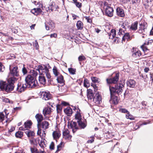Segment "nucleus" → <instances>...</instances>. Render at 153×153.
Listing matches in <instances>:
<instances>
[{
    "mask_svg": "<svg viewBox=\"0 0 153 153\" xmlns=\"http://www.w3.org/2000/svg\"><path fill=\"white\" fill-rule=\"evenodd\" d=\"M140 24V25L138 32L144 35V36H142L143 37H145L146 36L145 34L146 33V30L147 27V24L145 22H142Z\"/></svg>",
    "mask_w": 153,
    "mask_h": 153,
    "instance_id": "20e7f679",
    "label": "nucleus"
},
{
    "mask_svg": "<svg viewBox=\"0 0 153 153\" xmlns=\"http://www.w3.org/2000/svg\"><path fill=\"white\" fill-rule=\"evenodd\" d=\"M120 111L122 113H127L128 111L125 108H121L120 109Z\"/></svg>",
    "mask_w": 153,
    "mask_h": 153,
    "instance_id": "052dcab7",
    "label": "nucleus"
},
{
    "mask_svg": "<svg viewBox=\"0 0 153 153\" xmlns=\"http://www.w3.org/2000/svg\"><path fill=\"white\" fill-rule=\"evenodd\" d=\"M10 73L13 76H18L19 75V71L18 68L16 66L12 67L10 66Z\"/></svg>",
    "mask_w": 153,
    "mask_h": 153,
    "instance_id": "39448f33",
    "label": "nucleus"
},
{
    "mask_svg": "<svg viewBox=\"0 0 153 153\" xmlns=\"http://www.w3.org/2000/svg\"><path fill=\"white\" fill-rule=\"evenodd\" d=\"M91 79L92 82L94 83H98L100 82V79L95 77H91Z\"/></svg>",
    "mask_w": 153,
    "mask_h": 153,
    "instance_id": "79ce46f5",
    "label": "nucleus"
},
{
    "mask_svg": "<svg viewBox=\"0 0 153 153\" xmlns=\"http://www.w3.org/2000/svg\"><path fill=\"white\" fill-rule=\"evenodd\" d=\"M4 70V67L2 64L0 62V71L3 72Z\"/></svg>",
    "mask_w": 153,
    "mask_h": 153,
    "instance_id": "13d9d810",
    "label": "nucleus"
},
{
    "mask_svg": "<svg viewBox=\"0 0 153 153\" xmlns=\"http://www.w3.org/2000/svg\"><path fill=\"white\" fill-rule=\"evenodd\" d=\"M52 71L53 73L55 75V76H58V75L60 74L58 71L57 68L55 66H54L53 67L52 69Z\"/></svg>",
    "mask_w": 153,
    "mask_h": 153,
    "instance_id": "72a5a7b5",
    "label": "nucleus"
},
{
    "mask_svg": "<svg viewBox=\"0 0 153 153\" xmlns=\"http://www.w3.org/2000/svg\"><path fill=\"white\" fill-rule=\"evenodd\" d=\"M23 135V132L21 131H18L15 134V136L16 137L21 138Z\"/></svg>",
    "mask_w": 153,
    "mask_h": 153,
    "instance_id": "ea45409f",
    "label": "nucleus"
},
{
    "mask_svg": "<svg viewBox=\"0 0 153 153\" xmlns=\"http://www.w3.org/2000/svg\"><path fill=\"white\" fill-rule=\"evenodd\" d=\"M14 87V84H10L8 83L6 85L5 91L8 92H10L13 90Z\"/></svg>",
    "mask_w": 153,
    "mask_h": 153,
    "instance_id": "6ab92c4d",
    "label": "nucleus"
},
{
    "mask_svg": "<svg viewBox=\"0 0 153 153\" xmlns=\"http://www.w3.org/2000/svg\"><path fill=\"white\" fill-rule=\"evenodd\" d=\"M33 45L35 47L36 49L39 48V46L37 40H35L34 42L33 43Z\"/></svg>",
    "mask_w": 153,
    "mask_h": 153,
    "instance_id": "5fc2aeb1",
    "label": "nucleus"
},
{
    "mask_svg": "<svg viewBox=\"0 0 153 153\" xmlns=\"http://www.w3.org/2000/svg\"><path fill=\"white\" fill-rule=\"evenodd\" d=\"M127 114L126 115V117L128 119H129L131 120H134V118L131 115L128 111Z\"/></svg>",
    "mask_w": 153,
    "mask_h": 153,
    "instance_id": "a18cd8bd",
    "label": "nucleus"
},
{
    "mask_svg": "<svg viewBox=\"0 0 153 153\" xmlns=\"http://www.w3.org/2000/svg\"><path fill=\"white\" fill-rule=\"evenodd\" d=\"M15 129V128L13 126H11L10 127L9 129V131L10 132H12Z\"/></svg>",
    "mask_w": 153,
    "mask_h": 153,
    "instance_id": "774afa93",
    "label": "nucleus"
},
{
    "mask_svg": "<svg viewBox=\"0 0 153 153\" xmlns=\"http://www.w3.org/2000/svg\"><path fill=\"white\" fill-rule=\"evenodd\" d=\"M91 139L90 140H89L88 141V143H91L92 142H93L94 141V137L93 136H91Z\"/></svg>",
    "mask_w": 153,
    "mask_h": 153,
    "instance_id": "338daca9",
    "label": "nucleus"
},
{
    "mask_svg": "<svg viewBox=\"0 0 153 153\" xmlns=\"http://www.w3.org/2000/svg\"><path fill=\"white\" fill-rule=\"evenodd\" d=\"M116 12L117 15L121 17H124L125 14L124 10L119 7H117L116 9Z\"/></svg>",
    "mask_w": 153,
    "mask_h": 153,
    "instance_id": "a211bd4d",
    "label": "nucleus"
},
{
    "mask_svg": "<svg viewBox=\"0 0 153 153\" xmlns=\"http://www.w3.org/2000/svg\"><path fill=\"white\" fill-rule=\"evenodd\" d=\"M50 68V66H48V68L45 66H42L39 65L38 68L36 69L40 75L39 77V80L40 83L45 85L46 82V80L45 79L46 76L48 79H50L51 78V76L48 70V68Z\"/></svg>",
    "mask_w": 153,
    "mask_h": 153,
    "instance_id": "f257e3e1",
    "label": "nucleus"
},
{
    "mask_svg": "<svg viewBox=\"0 0 153 153\" xmlns=\"http://www.w3.org/2000/svg\"><path fill=\"white\" fill-rule=\"evenodd\" d=\"M109 38L110 39H113L116 35V30L114 29H112L111 32L108 33Z\"/></svg>",
    "mask_w": 153,
    "mask_h": 153,
    "instance_id": "7c9ffc66",
    "label": "nucleus"
},
{
    "mask_svg": "<svg viewBox=\"0 0 153 153\" xmlns=\"http://www.w3.org/2000/svg\"><path fill=\"white\" fill-rule=\"evenodd\" d=\"M85 59V58L84 56H80L78 57V60L80 62L84 61Z\"/></svg>",
    "mask_w": 153,
    "mask_h": 153,
    "instance_id": "603ef678",
    "label": "nucleus"
},
{
    "mask_svg": "<svg viewBox=\"0 0 153 153\" xmlns=\"http://www.w3.org/2000/svg\"><path fill=\"white\" fill-rule=\"evenodd\" d=\"M57 34L56 33H53L51 34L50 35V36L51 38L53 37L54 38H56L57 37Z\"/></svg>",
    "mask_w": 153,
    "mask_h": 153,
    "instance_id": "e2e57ef3",
    "label": "nucleus"
},
{
    "mask_svg": "<svg viewBox=\"0 0 153 153\" xmlns=\"http://www.w3.org/2000/svg\"><path fill=\"white\" fill-rule=\"evenodd\" d=\"M114 10L113 8L108 6H106L105 8V13L106 15L110 17L112 16L113 14Z\"/></svg>",
    "mask_w": 153,
    "mask_h": 153,
    "instance_id": "ddd939ff",
    "label": "nucleus"
},
{
    "mask_svg": "<svg viewBox=\"0 0 153 153\" xmlns=\"http://www.w3.org/2000/svg\"><path fill=\"white\" fill-rule=\"evenodd\" d=\"M58 8V6L55 3L53 2H51L50 3L49 6L48 7V10H46L47 11L48 10H49L50 9L52 11L54 10H55L57 9Z\"/></svg>",
    "mask_w": 153,
    "mask_h": 153,
    "instance_id": "f3484780",
    "label": "nucleus"
},
{
    "mask_svg": "<svg viewBox=\"0 0 153 153\" xmlns=\"http://www.w3.org/2000/svg\"><path fill=\"white\" fill-rule=\"evenodd\" d=\"M88 94L87 95V97L89 100L92 101L93 98L94 97L93 92L92 90L90 89L88 90Z\"/></svg>",
    "mask_w": 153,
    "mask_h": 153,
    "instance_id": "aec40b11",
    "label": "nucleus"
},
{
    "mask_svg": "<svg viewBox=\"0 0 153 153\" xmlns=\"http://www.w3.org/2000/svg\"><path fill=\"white\" fill-rule=\"evenodd\" d=\"M42 12L41 9L39 8H34L31 10V12L36 16L41 13Z\"/></svg>",
    "mask_w": 153,
    "mask_h": 153,
    "instance_id": "cd10ccee",
    "label": "nucleus"
},
{
    "mask_svg": "<svg viewBox=\"0 0 153 153\" xmlns=\"http://www.w3.org/2000/svg\"><path fill=\"white\" fill-rule=\"evenodd\" d=\"M68 71L70 74H75V70L72 68H69L68 69Z\"/></svg>",
    "mask_w": 153,
    "mask_h": 153,
    "instance_id": "864d4df0",
    "label": "nucleus"
},
{
    "mask_svg": "<svg viewBox=\"0 0 153 153\" xmlns=\"http://www.w3.org/2000/svg\"><path fill=\"white\" fill-rule=\"evenodd\" d=\"M37 127L38 128V130L37 132V134L38 135H39L40 137L41 136V134H42L41 132V129L39 128V126H37Z\"/></svg>",
    "mask_w": 153,
    "mask_h": 153,
    "instance_id": "4d7b16f0",
    "label": "nucleus"
},
{
    "mask_svg": "<svg viewBox=\"0 0 153 153\" xmlns=\"http://www.w3.org/2000/svg\"><path fill=\"white\" fill-rule=\"evenodd\" d=\"M127 84L128 86L131 88H134L135 86L136 82L133 79H130L127 82Z\"/></svg>",
    "mask_w": 153,
    "mask_h": 153,
    "instance_id": "393cba45",
    "label": "nucleus"
},
{
    "mask_svg": "<svg viewBox=\"0 0 153 153\" xmlns=\"http://www.w3.org/2000/svg\"><path fill=\"white\" fill-rule=\"evenodd\" d=\"M60 134L57 131H54L53 133V136L54 139L59 138L60 136Z\"/></svg>",
    "mask_w": 153,
    "mask_h": 153,
    "instance_id": "e433bc0d",
    "label": "nucleus"
},
{
    "mask_svg": "<svg viewBox=\"0 0 153 153\" xmlns=\"http://www.w3.org/2000/svg\"><path fill=\"white\" fill-rule=\"evenodd\" d=\"M47 23H45L46 29L47 30H49L50 28L53 29L55 27V25L54 22L51 20H49Z\"/></svg>",
    "mask_w": 153,
    "mask_h": 153,
    "instance_id": "4468645a",
    "label": "nucleus"
},
{
    "mask_svg": "<svg viewBox=\"0 0 153 153\" xmlns=\"http://www.w3.org/2000/svg\"><path fill=\"white\" fill-rule=\"evenodd\" d=\"M27 87L26 84H23L21 83H19L17 84L16 91L19 92L21 93L25 91Z\"/></svg>",
    "mask_w": 153,
    "mask_h": 153,
    "instance_id": "1a4fd4ad",
    "label": "nucleus"
},
{
    "mask_svg": "<svg viewBox=\"0 0 153 153\" xmlns=\"http://www.w3.org/2000/svg\"><path fill=\"white\" fill-rule=\"evenodd\" d=\"M64 143L63 142H62L59 144L57 147V150L55 152V153H58V152L61 150V149L64 146Z\"/></svg>",
    "mask_w": 153,
    "mask_h": 153,
    "instance_id": "4c0bfd02",
    "label": "nucleus"
},
{
    "mask_svg": "<svg viewBox=\"0 0 153 153\" xmlns=\"http://www.w3.org/2000/svg\"><path fill=\"white\" fill-rule=\"evenodd\" d=\"M38 143L39 145L42 148L44 147V146L45 145L44 142V141H42V140L41 141L39 140Z\"/></svg>",
    "mask_w": 153,
    "mask_h": 153,
    "instance_id": "3c124183",
    "label": "nucleus"
},
{
    "mask_svg": "<svg viewBox=\"0 0 153 153\" xmlns=\"http://www.w3.org/2000/svg\"><path fill=\"white\" fill-rule=\"evenodd\" d=\"M128 27V23L127 22H124L123 23V24L121 25V27L120 28H122L126 30L127 28Z\"/></svg>",
    "mask_w": 153,
    "mask_h": 153,
    "instance_id": "a19ab883",
    "label": "nucleus"
},
{
    "mask_svg": "<svg viewBox=\"0 0 153 153\" xmlns=\"http://www.w3.org/2000/svg\"><path fill=\"white\" fill-rule=\"evenodd\" d=\"M25 81L27 87L34 88L37 85V81L34 79L33 76L28 75L25 78Z\"/></svg>",
    "mask_w": 153,
    "mask_h": 153,
    "instance_id": "f03ea898",
    "label": "nucleus"
},
{
    "mask_svg": "<svg viewBox=\"0 0 153 153\" xmlns=\"http://www.w3.org/2000/svg\"><path fill=\"white\" fill-rule=\"evenodd\" d=\"M40 127L45 130L48 128L49 124L48 122L44 121L41 124H40Z\"/></svg>",
    "mask_w": 153,
    "mask_h": 153,
    "instance_id": "c756f323",
    "label": "nucleus"
},
{
    "mask_svg": "<svg viewBox=\"0 0 153 153\" xmlns=\"http://www.w3.org/2000/svg\"><path fill=\"white\" fill-rule=\"evenodd\" d=\"M112 93L111 94V101H112L114 104H116L118 103V98L117 97L113 95Z\"/></svg>",
    "mask_w": 153,
    "mask_h": 153,
    "instance_id": "bb28decb",
    "label": "nucleus"
},
{
    "mask_svg": "<svg viewBox=\"0 0 153 153\" xmlns=\"http://www.w3.org/2000/svg\"><path fill=\"white\" fill-rule=\"evenodd\" d=\"M25 133L27 135V137L30 138H33L35 136V133L33 131L27 130L25 132Z\"/></svg>",
    "mask_w": 153,
    "mask_h": 153,
    "instance_id": "4be33fe9",
    "label": "nucleus"
},
{
    "mask_svg": "<svg viewBox=\"0 0 153 153\" xmlns=\"http://www.w3.org/2000/svg\"><path fill=\"white\" fill-rule=\"evenodd\" d=\"M74 110H77L76 113L75 115V118L77 122L79 121L83 120L80 113V110L77 107H74Z\"/></svg>",
    "mask_w": 153,
    "mask_h": 153,
    "instance_id": "9b49d317",
    "label": "nucleus"
},
{
    "mask_svg": "<svg viewBox=\"0 0 153 153\" xmlns=\"http://www.w3.org/2000/svg\"><path fill=\"white\" fill-rule=\"evenodd\" d=\"M45 135L46 133L45 131L44 130H43L42 133L41 134V136H40V137L41 138V139H42L44 138L45 137Z\"/></svg>",
    "mask_w": 153,
    "mask_h": 153,
    "instance_id": "680f3d73",
    "label": "nucleus"
},
{
    "mask_svg": "<svg viewBox=\"0 0 153 153\" xmlns=\"http://www.w3.org/2000/svg\"><path fill=\"white\" fill-rule=\"evenodd\" d=\"M5 116L3 112H0V121H3L4 118Z\"/></svg>",
    "mask_w": 153,
    "mask_h": 153,
    "instance_id": "8fccbe9b",
    "label": "nucleus"
},
{
    "mask_svg": "<svg viewBox=\"0 0 153 153\" xmlns=\"http://www.w3.org/2000/svg\"><path fill=\"white\" fill-rule=\"evenodd\" d=\"M74 4H75L76 6L79 8H80L82 7V4L81 3L77 1L74 3Z\"/></svg>",
    "mask_w": 153,
    "mask_h": 153,
    "instance_id": "6e6d98bb",
    "label": "nucleus"
},
{
    "mask_svg": "<svg viewBox=\"0 0 153 153\" xmlns=\"http://www.w3.org/2000/svg\"><path fill=\"white\" fill-rule=\"evenodd\" d=\"M32 124V122L31 121H27L25 123L24 125L22 126L19 127V129L21 131L28 130V129L31 128Z\"/></svg>",
    "mask_w": 153,
    "mask_h": 153,
    "instance_id": "423d86ee",
    "label": "nucleus"
},
{
    "mask_svg": "<svg viewBox=\"0 0 153 153\" xmlns=\"http://www.w3.org/2000/svg\"><path fill=\"white\" fill-rule=\"evenodd\" d=\"M62 109V108L60 105L57 106V110L58 113H59Z\"/></svg>",
    "mask_w": 153,
    "mask_h": 153,
    "instance_id": "69168bd1",
    "label": "nucleus"
},
{
    "mask_svg": "<svg viewBox=\"0 0 153 153\" xmlns=\"http://www.w3.org/2000/svg\"><path fill=\"white\" fill-rule=\"evenodd\" d=\"M17 78L13 76L8 79V82L10 84H14V83L17 81Z\"/></svg>",
    "mask_w": 153,
    "mask_h": 153,
    "instance_id": "2f4dec72",
    "label": "nucleus"
},
{
    "mask_svg": "<svg viewBox=\"0 0 153 153\" xmlns=\"http://www.w3.org/2000/svg\"><path fill=\"white\" fill-rule=\"evenodd\" d=\"M51 112V108L48 107L45 108L43 111V114L45 116L47 114H49Z\"/></svg>",
    "mask_w": 153,
    "mask_h": 153,
    "instance_id": "a878e982",
    "label": "nucleus"
},
{
    "mask_svg": "<svg viewBox=\"0 0 153 153\" xmlns=\"http://www.w3.org/2000/svg\"><path fill=\"white\" fill-rule=\"evenodd\" d=\"M63 138L65 139L70 140L72 137V136L69 134V132L67 129H64L63 131Z\"/></svg>",
    "mask_w": 153,
    "mask_h": 153,
    "instance_id": "9d476101",
    "label": "nucleus"
},
{
    "mask_svg": "<svg viewBox=\"0 0 153 153\" xmlns=\"http://www.w3.org/2000/svg\"><path fill=\"white\" fill-rule=\"evenodd\" d=\"M64 112L68 116H70L73 113L72 109L69 107H68L64 109Z\"/></svg>",
    "mask_w": 153,
    "mask_h": 153,
    "instance_id": "c85d7f7f",
    "label": "nucleus"
},
{
    "mask_svg": "<svg viewBox=\"0 0 153 153\" xmlns=\"http://www.w3.org/2000/svg\"><path fill=\"white\" fill-rule=\"evenodd\" d=\"M84 86L85 87L88 88L89 86V84L88 82V81L87 79H85L84 81Z\"/></svg>",
    "mask_w": 153,
    "mask_h": 153,
    "instance_id": "09e8293b",
    "label": "nucleus"
},
{
    "mask_svg": "<svg viewBox=\"0 0 153 153\" xmlns=\"http://www.w3.org/2000/svg\"><path fill=\"white\" fill-rule=\"evenodd\" d=\"M124 85V84L123 83H118L115 85V87L109 86L110 94L112 93L121 94L122 92Z\"/></svg>",
    "mask_w": 153,
    "mask_h": 153,
    "instance_id": "7ed1b4c3",
    "label": "nucleus"
},
{
    "mask_svg": "<svg viewBox=\"0 0 153 153\" xmlns=\"http://www.w3.org/2000/svg\"><path fill=\"white\" fill-rule=\"evenodd\" d=\"M69 128H71L72 129V131L73 133H74L76 131L79 129L78 126L77 125L76 123L74 122H71L70 125L68 126Z\"/></svg>",
    "mask_w": 153,
    "mask_h": 153,
    "instance_id": "2eb2a0df",
    "label": "nucleus"
},
{
    "mask_svg": "<svg viewBox=\"0 0 153 153\" xmlns=\"http://www.w3.org/2000/svg\"><path fill=\"white\" fill-rule=\"evenodd\" d=\"M126 39H127L128 40L130 39V37L128 33L126 32L124 34L123 37V40L124 41Z\"/></svg>",
    "mask_w": 153,
    "mask_h": 153,
    "instance_id": "58836bf2",
    "label": "nucleus"
},
{
    "mask_svg": "<svg viewBox=\"0 0 153 153\" xmlns=\"http://www.w3.org/2000/svg\"><path fill=\"white\" fill-rule=\"evenodd\" d=\"M137 24L138 23L137 22L132 23L130 28V29L133 31L137 29Z\"/></svg>",
    "mask_w": 153,
    "mask_h": 153,
    "instance_id": "c9c22d12",
    "label": "nucleus"
},
{
    "mask_svg": "<svg viewBox=\"0 0 153 153\" xmlns=\"http://www.w3.org/2000/svg\"><path fill=\"white\" fill-rule=\"evenodd\" d=\"M141 47L145 53H147L148 51H149V50L147 49V48L144 45L141 46Z\"/></svg>",
    "mask_w": 153,
    "mask_h": 153,
    "instance_id": "de8ad7c7",
    "label": "nucleus"
},
{
    "mask_svg": "<svg viewBox=\"0 0 153 153\" xmlns=\"http://www.w3.org/2000/svg\"><path fill=\"white\" fill-rule=\"evenodd\" d=\"M56 80L58 83L60 84L64 83L65 81L64 79L63 76L60 74L56 76Z\"/></svg>",
    "mask_w": 153,
    "mask_h": 153,
    "instance_id": "b1692460",
    "label": "nucleus"
},
{
    "mask_svg": "<svg viewBox=\"0 0 153 153\" xmlns=\"http://www.w3.org/2000/svg\"><path fill=\"white\" fill-rule=\"evenodd\" d=\"M95 94L92 101L96 104H99L101 102V98L98 91L95 92Z\"/></svg>",
    "mask_w": 153,
    "mask_h": 153,
    "instance_id": "6e6552de",
    "label": "nucleus"
},
{
    "mask_svg": "<svg viewBox=\"0 0 153 153\" xmlns=\"http://www.w3.org/2000/svg\"><path fill=\"white\" fill-rule=\"evenodd\" d=\"M141 55L140 51L138 50L135 49L132 51V56L134 59L138 58Z\"/></svg>",
    "mask_w": 153,
    "mask_h": 153,
    "instance_id": "dca6fc26",
    "label": "nucleus"
},
{
    "mask_svg": "<svg viewBox=\"0 0 153 153\" xmlns=\"http://www.w3.org/2000/svg\"><path fill=\"white\" fill-rule=\"evenodd\" d=\"M119 74L117 73L115 76L111 78L107 79L106 81L108 84H115L118 81L119 78Z\"/></svg>",
    "mask_w": 153,
    "mask_h": 153,
    "instance_id": "0eeeda50",
    "label": "nucleus"
},
{
    "mask_svg": "<svg viewBox=\"0 0 153 153\" xmlns=\"http://www.w3.org/2000/svg\"><path fill=\"white\" fill-rule=\"evenodd\" d=\"M126 30L123 29V28H120L119 29L118 34L120 35H123L126 32Z\"/></svg>",
    "mask_w": 153,
    "mask_h": 153,
    "instance_id": "37998d69",
    "label": "nucleus"
},
{
    "mask_svg": "<svg viewBox=\"0 0 153 153\" xmlns=\"http://www.w3.org/2000/svg\"><path fill=\"white\" fill-rule=\"evenodd\" d=\"M35 118L37 121V126H39L40 123L43 120V117L42 114H38L35 116Z\"/></svg>",
    "mask_w": 153,
    "mask_h": 153,
    "instance_id": "412c9836",
    "label": "nucleus"
},
{
    "mask_svg": "<svg viewBox=\"0 0 153 153\" xmlns=\"http://www.w3.org/2000/svg\"><path fill=\"white\" fill-rule=\"evenodd\" d=\"M153 40L152 39H146L144 43V45H149L150 44H151V43L153 42Z\"/></svg>",
    "mask_w": 153,
    "mask_h": 153,
    "instance_id": "c03bdc74",
    "label": "nucleus"
},
{
    "mask_svg": "<svg viewBox=\"0 0 153 153\" xmlns=\"http://www.w3.org/2000/svg\"><path fill=\"white\" fill-rule=\"evenodd\" d=\"M41 97L43 99L45 100H48L51 98V95L48 92L46 91L41 92Z\"/></svg>",
    "mask_w": 153,
    "mask_h": 153,
    "instance_id": "f8f14e48",
    "label": "nucleus"
},
{
    "mask_svg": "<svg viewBox=\"0 0 153 153\" xmlns=\"http://www.w3.org/2000/svg\"><path fill=\"white\" fill-rule=\"evenodd\" d=\"M30 144L32 145H36L37 144L36 139L34 138L33 137L30 139Z\"/></svg>",
    "mask_w": 153,
    "mask_h": 153,
    "instance_id": "49530a36",
    "label": "nucleus"
},
{
    "mask_svg": "<svg viewBox=\"0 0 153 153\" xmlns=\"http://www.w3.org/2000/svg\"><path fill=\"white\" fill-rule=\"evenodd\" d=\"M78 124V127L79 129L80 128H84L86 126V124L84 122L83 119L77 122Z\"/></svg>",
    "mask_w": 153,
    "mask_h": 153,
    "instance_id": "5701e85b",
    "label": "nucleus"
},
{
    "mask_svg": "<svg viewBox=\"0 0 153 153\" xmlns=\"http://www.w3.org/2000/svg\"><path fill=\"white\" fill-rule=\"evenodd\" d=\"M85 19L87 20V22L89 23H91L92 22L91 19L89 17L85 16Z\"/></svg>",
    "mask_w": 153,
    "mask_h": 153,
    "instance_id": "0e129e2a",
    "label": "nucleus"
},
{
    "mask_svg": "<svg viewBox=\"0 0 153 153\" xmlns=\"http://www.w3.org/2000/svg\"><path fill=\"white\" fill-rule=\"evenodd\" d=\"M54 144L53 142H52L51 143L49 146V148L51 150H53L54 149Z\"/></svg>",
    "mask_w": 153,
    "mask_h": 153,
    "instance_id": "bf43d9fd",
    "label": "nucleus"
},
{
    "mask_svg": "<svg viewBox=\"0 0 153 153\" xmlns=\"http://www.w3.org/2000/svg\"><path fill=\"white\" fill-rule=\"evenodd\" d=\"M6 85V82L3 81L0 82V89L2 91H5Z\"/></svg>",
    "mask_w": 153,
    "mask_h": 153,
    "instance_id": "473e14b6",
    "label": "nucleus"
},
{
    "mask_svg": "<svg viewBox=\"0 0 153 153\" xmlns=\"http://www.w3.org/2000/svg\"><path fill=\"white\" fill-rule=\"evenodd\" d=\"M76 25L78 30H82V29L83 24L81 21H78Z\"/></svg>",
    "mask_w": 153,
    "mask_h": 153,
    "instance_id": "f704fd0d",
    "label": "nucleus"
}]
</instances>
